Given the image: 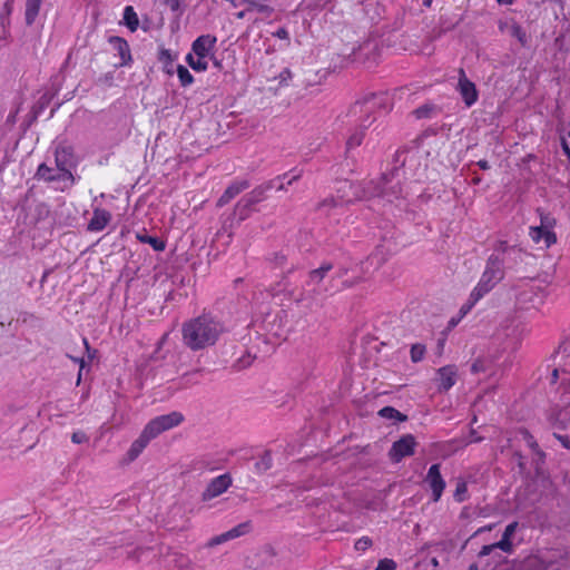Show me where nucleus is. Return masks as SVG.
<instances>
[{"label":"nucleus","instance_id":"obj_40","mask_svg":"<svg viewBox=\"0 0 570 570\" xmlns=\"http://www.w3.org/2000/svg\"><path fill=\"white\" fill-rule=\"evenodd\" d=\"M510 33L512 37L517 38L521 45H525L527 33L519 24H512Z\"/></svg>","mask_w":570,"mask_h":570},{"label":"nucleus","instance_id":"obj_56","mask_svg":"<svg viewBox=\"0 0 570 570\" xmlns=\"http://www.w3.org/2000/svg\"><path fill=\"white\" fill-rule=\"evenodd\" d=\"M558 379H559V370L558 368H554L551 373V380H550V383L551 384H556L558 382Z\"/></svg>","mask_w":570,"mask_h":570},{"label":"nucleus","instance_id":"obj_33","mask_svg":"<svg viewBox=\"0 0 570 570\" xmlns=\"http://www.w3.org/2000/svg\"><path fill=\"white\" fill-rule=\"evenodd\" d=\"M137 238L140 243L150 245L157 252H161L165 249V243L158 237L138 234Z\"/></svg>","mask_w":570,"mask_h":570},{"label":"nucleus","instance_id":"obj_28","mask_svg":"<svg viewBox=\"0 0 570 570\" xmlns=\"http://www.w3.org/2000/svg\"><path fill=\"white\" fill-rule=\"evenodd\" d=\"M42 0H26V22L32 24L39 14Z\"/></svg>","mask_w":570,"mask_h":570},{"label":"nucleus","instance_id":"obj_52","mask_svg":"<svg viewBox=\"0 0 570 570\" xmlns=\"http://www.w3.org/2000/svg\"><path fill=\"white\" fill-rule=\"evenodd\" d=\"M274 36L278 39H282V40H289V33L287 31L286 28H278L275 32H274Z\"/></svg>","mask_w":570,"mask_h":570},{"label":"nucleus","instance_id":"obj_36","mask_svg":"<svg viewBox=\"0 0 570 570\" xmlns=\"http://www.w3.org/2000/svg\"><path fill=\"white\" fill-rule=\"evenodd\" d=\"M75 364H79V373H78V380L77 384L81 381V379L85 376L87 379V374L90 370L91 363L95 358H71Z\"/></svg>","mask_w":570,"mask_h":570},{"label":"nucleus","instance_id":"obj_8","mask_svg":"<svg viewBox=\"0 0 570 570\" xmlns=\"http://www.w3.org/2000/svg\"><path fill=\"white\" fill-rule=\"evenodd\" d=\"M37 177L53 184V187L59 190H65L75 184V178L69 169H60L57 166L50 167L46 164L38 167Z\"/></svg>","mask_w":570,"mask_h":570},{"label":"nucleus","instance_id":"obj_9","mask_svg":"<svg viewBox=\"0 0 570 570\" xmlns=\"http://www.w3.org/2000/svg\"><path fill=\"white\" fill-rule=\"evenodd\" d=\"M517 305L521 309H538L544 303L543 292L531 282H523L517 287Z\"/></svg>","mask_w":570,"mask_h":570},{"label":"nucleus","instance_id":"obj_58","mask_svg":"<svg viewBox=\"0 0 570 570\" xmlns=\"http://www.w3.org/2000/svg\"><path fill=\"white\" fill-rule=\"evenodd\" d=\"M285 259H286V257L283 254L275 255V262H276V265H278V266H282L283 263L285 262Z\"/></svg>","mask_w":570,"mask_h":570},{"label":"nucleus","instance_id":"obj_22","mask_svg":"<svg viewBox=\"0 0 570 570\" xmlns=\"http://www.w3.org/2000/svg\"><path fill=\"white\" fill-rule=\"evenodd\" d=\"M556 430H566L570 423V407L553 409L548 417Z\"/></svg>","mask_w":570,"mask_h":570},{"label":"nucleus","instance_id":"obj_30","mask_svg":"<svg viewBox=\"0 0 570 570\" xmlns=\"http://www.w3.org/2000/svg\"><path fill=\"white\" fill-rule=\"evenodd\" d=\"M273 466V458L271 450H265L264 453L255 463V471L258 474H263Z\"/></svg>","mask_w":570,"mask_h":570},{"label":"nucleus","instance_id":"obj_55","mask_svg":"<svg viewBox=\"0 0 570 570\" xmlns=\"http://www.w3.org/2000/svg\"><path fill=\"white\" fill-rule=\"evenodd\" d=\"M482 440L483 439L481 436H479L474 430H471L470 440H469L470 443H478V442H481Z\"/></svg>","mask_w":570,"mask_h":570},{"label":"nucleus","instance_id":"obj_63","mask_svg":"<svg viewBox=\"0 0 570 570\" xmlns=\"http://www.w3.org/2000/svg\"><path fill=\"white\" fill-rule=\"evenodd\" d=\"M468 570H478V564L476 563L470 564Z\"/></svg>","mask_w":570,"mask_h":570},{"label":"nucleus","instance_id":"obj_5","mask_svg":"<svg viewBox=\"0 0 570 570\" xmlns=\"http://www.w3.org/2000/svg\"><path fill=\"white\" fill-rule=\"evenodd\" d=\"M333 266L331 264H323L320 268L312 271L308 274V279L306 282L307 288L304 291L296 293V291L288 288L287 281H282L275 287L271 289V296L277 297L282 293L297 303L307 302L306 306L312 308L313 303L316 301V296L321 295L323 292H327L328 288L322 286L324 278L327 273L332 271Z\"/></svg>","mask_w":570,"mask_h":570},{"label":"nucleus","instance_id":"obj_42","mask_svg":"<svg viewBox=\"0 0 570 570\" xmlns=\"http://www.w3.org/2000/svg\"><path fill=\"white\" fill-rule=\"evenodd\" d=\"M490 358H476L475 362L471 365L472 373L485 372L488 367Z\"/></svg>","mask_w":570,"mask_h":570},{"label":"nucleus","instance_id":"obj_39","mask_svg":"<svg viewBox=\"0 0 570 570\" xmlns=\"http://www.w3.org/2000/svg\"><path fill=\"white\" fill-rule=\"evenodd\" d=\"M492 547H495V549H500L503 552L512 553L513 552V543L511 539L502 537L500 541L492 543Z\"/></svg>","mask_w":570,"mask_h":570},{"label":"nucleus","instance_id":"obj_20","mask_svg":"<svg viewBox=\"0 0 570 570\" xmlns=\"http://www.w3.org/2000/svg\"><path fill=\"white\" fill-rule=\"evenodd\" d=\"M438 387L439 391H449L456 382V367L455 365H445L438 370Z\"/></svg>","mask_w":570,"mask_h":570},{"label":"nucleus","instance_id":"obj_44","mask_svg":"<svg viewBox=\"0 0 570 570\" xmlns=\"http://www.w3.org/2000/svg\"><path fill=\"white\" fill-rule=\"evenodd\" d=\"M372 546V540L368 537H362L356 540L354 548L357 551H365Z\"/></svg>","mask_w":570,"mask_h":570},{"label":"nucleus","instance_id":"obj_24","mask_svg":"<svg viewBox=\"0 0 570 570\" xmlns=\"http://www.w3.org/2000/svg\"><path fill=\"white\" fill-rule=\"evenodd\" d=\"M249 187L248 181L246 180H237L230 184L224 194L217 200V206L223 207L227 205L233 198H235L238 194Z\"/></svg>","mask_w":570,"mask_h":570},{"label":"nucleus","instance_id":"obj_26","mask_svg":"<svg viewBox=\"0 0 570 570\" xmlns=\"http://www.w3.org/2000/svg\"><path fill=\"white\" fill-rule=\"evenodd\" d=\"M177 55L173 53L169 49L161 48L158 53V60L163 63V70L167 75L171 76L176 71L175 61Z\"/></svg>","mask_w":570,"mask_h":570},{"label":"nucleus","instance_id":"obj_25","mask_svg":"<svg viewBox=\"0 0 570 570\" xmlns=\"http://www.w3.org/2000/svg\"><path fill=\"white\" fill-rule=\"evenodd\" d=\"M336 277L341 279V286L333 285L332 288L335 291H338L342 287H350L362 278V276L357 274V268H340L336 272Z\"/></svg>","mask_w":570,"mask_h":570},{"label":"nucleus","instance_id":"obj_43","mask_svg":"<svg viewBox=\"0 0 570 570\" xmlns=\"http://www.w3.org/2000/svg\"><path fill=\"white\" fill-rule=\"evenodd\" d=\"M396 562L392 559H381L374 570H395Z\"/></svg>","mask_w":570,"mask_h":570},{"label":"nucleus","instance_id":"obj_7","mask_svg":"<svg viewBox=\"0 0 570 570\" xmlns=\"http://www.w3.org/2000/svg\"><path fill=\"white\" fill-rule=\"evenodd\" d=\"M217 38L212 35H202L191 43V52L186 56V62L197 71L204 72L208 69L209 57H213Z\"/></svg>","mask_w":570,"mask_h":570},{"label":"nucleus","instance_id":"obj_15","mask_svg":"<svg viewBox=\"0 0 570 570\" xmlns=\"http://www.w3.org/2000/svg\"><path fill=\"white\" fill-rule=\"evenodd\" d=\"M232 485V478L228 473L214 478L202 493L203 501H209L223 494Z\"/></svg>","mask_w":570,"mask_h":570},{"label":"nucleus","instance_id":"obj_57","mask_svg":"<svg viewBox=\"0 0 570 570\" xmlns=\"http://www.w3.org/2000/svg\"><path fill=\"white\" fill-rule=\"evenodd\" d=\"M494 527H495L494 523L484 525V527L480 528L474 534L476 535V534H479L481 532H484V531H491Z\"/></svg>","mask_w":570,"mask_h":570},{"label":"nucleus","instance_id":"obj_62","mask_svg":"<svg viewBox=\"0 0 570 570\" xmlns=\"http://www.w3.org/2000/svg\"><path fill=\"white\" fill-rule=\"evenodd\" d=\"M530 446L533 449V450H538L539 445L535 441H531L529 442Z\"/></svg>","mask_w":570,"mask_h":570},{"label":"nucleus","instance_id":"obj_48","mask_svg":"<svg viewBox=\"0 0 570 570\" xmlns=\"http://www.w3.org/2000/svg\"><path fill=\"white\" fill-rule=\"evenodd\" d=\"M292 78L293 73L288 68L283 69L278 75V80L281 85H287Z\"/></svg>","mask_w":570,"mask_h":570},{"label":"nucleus","instance_id":"obj_13","mask_svg":"<svg viewBox=\"0 0 570 570\" xmlns=\"http://www.w3.org/2000/svg\"><path fill=\"white\" fill-rule=\"evenodd\" d=\"M425 481L429 484L430 489L432 490V501L438 502L441 499L446 485L441 474L440 463H434L429 468Z\"/></svg>","mask_w":570,"mask_h":570},{"label":"nucleus","instance_id":"obj_35","mask_svg":"<svg viewBox=\"0 0 570 570\" xmlns=\"http://www.w3.org/2000/svg\"><path fill=\"white\" fill-rule=\"evenodd\" d=\"M252 524L249 521L237 524L230 530L226 531L229 540L242 537L250 531Z\"/></svg>","mask_w":570,"mask_h":570},{"label":"nucleus","instance_id":"obj_49","mask_svg":"<svg viewBox=\"0 0 570 570\" xmlns=\"http://www.w3.org/2000/svg\"><path fill=\"white\" fill-rule=\"evenodd\" d=\"M518 525H519V523L517 521H513L510 524H508L503 531L502 537L511 539L513 537V534L515 533Z\"/></svg>","mask_w":570,"mask_h":570},{"label":"nucleus","instance_id":"obj_17","mask_svg":"<svg viewBox=\"0 0 570 570\" xmlns=\"http://www.w3.org/2000/svg\"><path fill=\"white\" fill-rule=\"evenodd\" d=\"M389 255L390 250L384 245L377 246L367 259L361 264L360 271L363 275L372 273L387 259Z\"/></svg>","mask_w":570,"mask_h":570},{"label":"nucleus","instance_id":"obj_60","mask_svg":"<svg viewBox=\"0 0 570 570\" xmlns=\"http://www.w3.org/2000/svg\"><path fill=\"white\" fill-rule=\"evenodd\" d=\"M478 166L483 169V170H487L490 168V165L487 160L482 159V160H479L478 161Z\"/></svg>","mask_w":570,"mask_h":570},{"label":"nucleus","instance_id":"obj_2","mask_svg":"<svg viewBox=\"0 0 570 570\" xmlns=\"http://www.w3.org/2000/svg\"><path fill=\"white\" fill-rule=\"evenodd\" d=\"M508 250H513L514 247H510L507 242H500L495 247L497 254H492L488 261L485 268L474 288L471 291L469 298L466 302L460 307L459 320H451V324L455 325L462 317H464L474 306L475 304L483 298L489 292H491L494 286L503 279L504 269L503 264L504 259L500 256V254H505Z\"/></svg>","mask_w":570,"mask_h":570},{"label":"nucleus","instance_id":"obj_21","mask_svg":"<svg viewBox=\"0 0 570 570\" xmlns=\"http://www.w3.org/2000/svg\"><path fill=\"white\" fill-rule=\"evenodd\" d=\"M151 440L154 439L144 429L138 439H136L131 443L129 450L126 453L125 461L128 463L135 461L140 455V453L146 449V446L149 444Z\"/></svg>","mask_w":570,"mask_h":570},{"label":"nucleus","instance_id":"obj_37","mask_svg":"<svg viewBox=\"0 0 570 570\" xmlns=\"http://www.w3.org/2000/svg\"><path fill=\"white\" fill-rule=\"evenodd\" d=\"M453 498L456 502L461 503L468 500V484L464 480H459L456 483L455 491L453 493Z\"/></svg>","mask_w":570,"mask_h":570},{"label":"nucleus","instance_id":"obj_10","mask_svg":"<svg viewBox=\"0 0 570 570\" xmlns=\"http://www.w3.org/2000/svg\"><path fill=\"white\" fill-rule=\"evenodd\" d=\"M183 413L173 411L168 414H163L151 419L146 425L145 430L153 438L156 439L163 432L174 429L184 422Z\"/></svg>","mask_w":570,"mask_h":570},{"label":"nucleus","instance_id":"obj_45","mask_svg":"<svg viewBox=\"0 0 570 570\" xmlns=\"http://www.w3.org/2000/svg\"><path fill=\"white\" fill-rule=\"evenodd\" d=\"M250 9L256 10L261 13H265V14H271L273 11V9L269 6L264 4V3H257L254 1H250Z\"/></svg>","mask_w":570,"mask_h":570},{"label":"nucleus","instance_id":"obj_11","mask_svg":"<svg viewBox=\"0 0 570 570\" xmlns=\"http://www.w3.org/2000/svg\"><path fill=\"white\" fill-rule=\"evenodd\" d=\"M417 442L412 434H404L399 440L394 441L389 450V459L393 463H400L404 458L411 456L415 453Z\"/></svg>","mask_w":570,"mask_h":570},{"label":"nucleus","instance_id":"obj_14","mask_svg":"<svg viewBox=\"0 0 570 570\" xmlns=\"http://www.w3.org/2000/svg\"><path fill=\"white\" fill-rule=\"evenodd\" d=\"M268 190L267 184H264L243 197L237 204V209L240 210V218H245L254 205L264 200Z\"/></svg>","mask_w":570,"mask_h":570},{"label":"nucleus","instance_id":"obj_34","mask_svg":"<svg viewBox=\"0 0 570 570\" xmlns=\"http://www.w3.org/2000/svg\"><path fill=\"white\" fill-rule=\"evenodd\" d=\"M176 73H177V76L179 78V81H180V85L183 87L190 86L194 82L193 75L189 72V70L185 66L177 65L176 66Z\"/></svg>","mask_w":570,"mask_h":570},{"label":"nucleus","instance_id":"obj_38","mask_svg":"<svg viewBox=\"0 0 570 570\" xmlns=\"http://www.w3.org/2000/svg\"><path fill=\"white\" fill-rule=\"evenodd\" d=\"M556 353L557 354H562V355H570V328L562 336V340L559 343Z\"/></svg>","mask_w":570,"mask_h":570},{"label":"nucleus","instance_id":"obj_47","mask_svg":"<svg viewBox=\"0 0 570 570\" xmlns=\"http://www.w3.org/2000/svg\"><path fill=\"white\" fill-rule=\"evenodd\" d=\"M229 538H228V534L226 532L219 534V535H216L214 538H212L209 541H208V546L209 547H215V546H218V544H222L226 541H228Z\"/></svg>","mask_w":570,"mask_h":570},{"label":"nucleus","instance_id":"obj_19","mask_svg":"<svg viewBox=\"0 0 570 570\" xmlns=\"http://www.w3.org/2000/svg\"><path fill=\"white\" fill-rule=\"evenodd\" d=\"M109 43L120 58V61L116 66H129L132 59L128 42L120 37H110Z\"/></svg>","mask_w":570,"mask_h":570},{"label":"nucleus","instance_id":"obj_53","mask_svg":"<svg viewBox=\"0 0 570 570\" xmlns=\"http://www.w3.org/2000/svg\"><path fill=\"white\" fill-rule=\"evenodd\" d=\"M494 549H495V547H492V544L483 546L479 552V557L489 556Z\"/></svg>","mask_w":570,"mask_h":570},{"label":"nucleus","instance_id":"obj_31","mask_svg":"<svg viewBox=\"0 0 570 570\" xmlns=\"http://www.w3.org/2000/svg\"><path fill=\"white\" fill-rule=\"evenodd\" d=\"M379 415L383 419L389 420H397L400 422H405L407 420V416L403 413H401L399 410H396L393 406H384L379 411Z\"/></svg>","mask_w":570,"mask_h":570},{"label":"nucleus","instance_id":"obj_46","mask_svg":"<svg viewBox=\"0 0 570 570\" xmlns=\"http://www.w3.org/2000/svg\"><path fill=\"white\" fill-rule=\"evenodd\" d=\"M89 438L82 431L73 432L71 435V441L76 444H81L88 442Z\"/></svg>","mask_w":570,"mask_h":570},{"label":"nucleus","instance_id":"obj_4","mask_svg":"<svg viewBox=\"0 0 570 570\" xmlns=\"http://www.w3.org/2000/svg\"><path fill=\"white\" fill-rule=\"evenodd\" d=\"M225 330V325L219 318L204 313L184 324L183 340L193 351H198L214 345Z\"/></svg>","mask_w":570,"mask_h":570},{"label":"nucleus","instance_id":"obj_12","mask_svg":"<svg viewBox=\"0 0 570 570\" xmlns=\"http://www.w3.org/2000/svg\"><path fill=\"white\" fill-rule=\"evenodd\" d=\"M553 223L549 217H541V225L530 227L529 236L535 244L543 243L546 247L556 243L557 237L552 232Z\"/></svg>","mask_w":570,"mask_h":570},{"label":"nucleus","instance_id":"obj_1","mask_svg":"<svg viewBox=\"0 0 570 570\" xmlns=\"http://www.w3.org/2000/svg\"><path fill=\"white\" fill-rule=\"evenodd\" d=\"M360 190L358 185L350 181H342L337 188V196L326 198L322 203L321 208L327 210L328 214L332 209L342 208L354 199L361 198ZM401 194L402 187L400 185V180L394 174H392L383 176L376 184L370 183L366 189H363L362 197H366L372 200L373 207L379 205L385 207L386 204H393L395 200H399Z\"/></svg>","mask_w":570,"mask_h":570},{"label":"nucleus","instance_id":"obj_54","mask_svg":"<svg viewBox=\"0 0 570 570\" xmlns=\"http://www.w3.org/2000/svg\"><path fill=\"white\" fill-rule=\"evenodd\" d=\"M561 147L564 155L570 159V147L564 138H561Z\"/></svg>","mask_w":570,"mask_h":570},{"label":"nucleus","instance_id":"obj_64","mask_svg":"<svg viewBox=\"0 0 570 570\" xmlns=\"http://www.w3.org/2000/svg\"><path fill=\"white\" fill-rule=\"evenodd\" d=\"M236 16L238 19H243L245 17V11H239Z\"/></svg>","mask_w":570,"mask_h":570},{"label":"nucleus","instance_id":"obj_32","mask_svg":"<svg viewBox=\"0 0 570 570\" xmlns=\"http://www.w3.org/2000/svg\"><path fill=\"white\" fill-rule=\"evenodd\" d=\"M214 367H209V366H202V367H197L195 368L191 373H183L184 376H194V375H198V374H202L204 372H215L217 371L218 368H227V360L226 358H218V362L214 361Z\"/></svg>","mask_w":570,"mask_h":570},{"label":"nucleus","instance_id":"obj_50","mask_svg":"<svg viewBox=\"0 0 570 570\" xmlns=\"http://www.w3.org/2000/svg\"><path fill=\"white\" fill-rule=\"evenodd\" d=\"M425 353V346L421 343L413 344L411 347V356H423Z\"/></svg>","mask_w":570,"mask_h":570},{"label":"nucleus","instance_id":"obj_61","mask_svg":"<svg viewBox=\"0 0 570 570\" xmlns=\"http://www.w3.org/2000/svg\"><path fill=\"white\" fill-rule=\"evenodd\" d=\"M501 4H512L513 0H497Z\"/></svg>","mask_w":570,"mask_h":570},{"label":"nucleus","instance_id":"obj_16","mask_svg":"<svg viewBox=\"0 0 570 570\" xmlns=\"http://www.w3.org/2000/svg\"><path fill=\"white\" fill-rule=\"evenodd\" d=\"M458 91L468 107L476 102L479 94L475 85L466 78L465 71L462 68L459 70Z\"/></svg>","mask_w":570,"mask_h":570},{"label":"nucleus","instance_id":"obj_29","mask_svg":"<svg viewBox=\"0 0 570 570\" xmlns=\"http://www.w3.org/2000/svg\"><path fill=\"white\" fill-rule=\"evenodd\" d=\"M124 22L126 27L131 31L135 32L138 29L139 26V19L131 6H127L124 9V16H122Z\"/></svg>","mask_w":570,"mask_h":570},{"label":"nucleus","instance_id":"obj_3","mask_svg":"<svg viewBox=\"0 0 570 570\" xmlns=\"http://www.w3.org/2000/svg\"><path fill=\"white\" fill-rule=\"evenodd\" d=\"M389 109V98L385 95H372L364 98L362 101H356L351 107L348 116L357 128L346 140L347 150L358 147L363 141L365 129Z\"/></svg>","mask_w":570,"mask_h":570},{"label":"nucleus","instance_id":"obj_6","mask_svg":"<svg viewBox=\"0 0 570 570\" xmlns=\"http://www.w3.org/2000/svg\"><path fill=\"white\" fill-rule=\"evenodd\" d=\"M287 315L284 309H276L256 316L252 323L257 334L265 336L266 344H278L286 335Z\"/></svg>","mask_w":570,"mask_h":570},{"label":"nucleus","instance_id":"obj_59","mask_svg":"<svg viewBox=\"0 0 570 570\" xmlns=\"http://www.w3.org/2000/svg\"><path fill=\"white\" fill-rule=\"evenodd\" d=\"M561 384L564 385L566 391L570 392V376L562 377Z\"/></svg>","mask_w":570,"mask_h":570},{"label":"nucleus","instance_id":"obj_51","mask_svg":"<svg viewBox=\"0 0 570 570\" xmlns=\"http://www.w3.org/2000/svg\"><path fill=\"white\" fill-rule=\"evenodd\" d=\"M553 436L561 443L564 449L570 450V438L568 435L554 432Z\"/></svg>","mask_w":570,"mask_h":570},{"label":"nucleus","instance_id":"obj_23","mask_svg":"<svg viewBox=\"0 0 570 570\" xmlns=\"http://www.w3.org/2000/svg\"><path fill=\"white\" fill-rule=\"evenodd\" d=\"M111 220V214L104 208H95L92 212V217L88 224V229L91 232H100L106 228V226Z\"/></svg>","mask_w":570,"mask_h":570},{"label":"nucleus","instance_id":"obj_41","mask_svg":"<svg viewBox=\"0 0 570 570\" xmlns=\"http://www.w3.org/2000/svg\"><path fill=\"white\" fill-rule=\"evenodd\" d=\"M252 365V358H243V357H239L237 360H235L233 362V364L230 365L232 367V371L234 372H237V371H240V370H244V368H247Z\"/></svg>","mask_w":570,"mask_h":570},{"label":"nucleus","instance_id":"obj_27","mask_svg":"<svg viewBox=\"0 0 570 570\" xmlns=\"http://www.w3.org/2000/svg\"><path fill=\"white\" fill-rule=\"evenodd\" d=\"M55 165L60 169H69L72 166V153L67 147H60L56 150Z\"/></svg>","mask_w":570,"mask_h":570},{"label":"nucleus","instance_id":"obj_18","mask_svg":"<svg viewBox=\"0 0 570 570\" xmlns=\"http://www.w3.org/2000/svg\"><path fill=\"white\" fill-rule=\"evenodd\" d=\"M302 177V170L292 169L282 176H277L269 180L267 184L268 189L287 190V187L293 185L296 180Z\"/></svg>","mask_w":570,"mask_h":570}]
</instances>
